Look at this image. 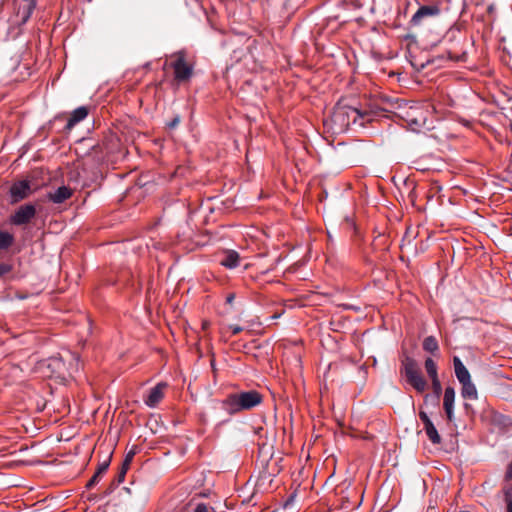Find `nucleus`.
Returning a JSON list of instances; mask_svg holds the SVG:
<instances>
[{
	"label": "nucleus",
	"mask_w": 512,
	"mask_h": 512,
	"mask_svg": "<svg viewBox=\"0 0 512 512\" xmlns=\"http://www.w3.org/2000/svg\"><path fill=\"white\" fill-rule=\"evenodd\" d=\"M262 400V395L256 390L231 393L221 401V408L229 415H234L260 405Z\"/></svg>",
	"instance_id": "f257e3e1"
},
{
	"label": "nucleus",
	"mask_w": 512,
	"mask_h": 512,
	"mask_svg": "<svg viewBox=\"0 0 512 512\" xmlns=\"http://www.w3.org/2000/svg\"><path fill=\"white\" fill-rule=\"evenodd\" d=\"M46 367L50 377L65 379L80 369V360L77 354L67 352V357L52 356L46 360Z\"/></svg>",
	"instance_id": "f03ea898"
},
{
	"label": "nucleus",
	"mask_w": 512,
	"mask_h": 512,
	"mask_svg": "<svg viewBox=\"0 0 512 512\" xmlns=\"http://www.w3.org/2000/svg\"><path fill=\"white\" fill-rule=\"evenodd\" d=\"M172 61L170 68L173 69L174 81L178 84L189 82L194 74V63L189 61L184 50L177 51L170 55Z\"/></svg>",
	"instance_id": "7ed1b4c3"
},
{
	"label": "nucleus",
	"mask_w": 512,
	"mask_h": 512,
	"mask_svg": "<svg viewBox=\"0 0 512 512\" xmlns=\"http://www.w3.org/2000/svg\"><path fill=\"white\" fill-rule=\"evenodd\" d=\"M401 373L405 376L407 383L418 393H423L427 389L428 383L423 377L417 362L413 358L406 356L402 360Z\"/></svg>",
	"instance_id": "20e7f679"
},
{
	"label": "nucleus",
	"mask_w": 512,
	"mask_h": 512,
	"mask_svg": "<svg viewBox=\"0 0 512 512\" xmlns=\"http://www.w3.org/2000/svg\"><path fill=\"white\" fill-rule=\"evenodd\" d=\"M37 5V0H14L13 14L9 18L10 29L20 28L28 22Z\"/></svg>",
	"instance_id": "39448f33"
},
{
	"label": "nucleus",
	"mask_w": 512,
	"mask_h": 512,
	"mask_svg": "<svg viewBox=\"0 0 512 512\" xmlns=\"http://www.w3.org/2000/svg\"><path fill=\"white\" fill-rule=\"evenodd\" d=\"M37 214L36 206L32 203H26L19 206L13 214L10 215L9 221L16 226L29 224Z\"/></svg>",
	"instance_id": "423d86ee"
},
{
	"label": "nucleus",
	"mask_w": 512,
	"mask_h": 512,
	"mask_svg": "<svg viewBox=\"0 0 512 512\" xmlns=\"http://www.w3.org/2000/svg\"><path fill=\"white\" fill-rule=\"evenodd\" d=\"M360 110L350 106H338L335 108L331 121L335 124H339L340 128L343 129L350 124V118L352 117L353 122H356L357 117H360Z\"/></svg>",
	"instance_id": "0eeeda50"
},
{
	"label": "nucleus",
	"mask_w": 512,
	"mask_h": 512,
	"mask_svg": "<svg viewBox=\"0 0 512 512\" xmlns=\"http://www.w3.org/2000/svg\"><path fill=\"white\" fill-rule=\"evenodd\" d=\"M440 13L441 4L439 2H434L429 5H422L412 16L410 24L412 26L422 25L425 19L437 17Z\"/></svg>",
	"instance_id": "6e6552de"
},
{
	"label": "nucleus",
	"mask_w": 512,
	"mask_h": 512,
	"mask_svg": "<svg viewBox=\"0 0 512 512\" xmlns=\"http://www.w3.org/2000/svg\"><path fill=\"white\" fill-rule=\"evenodd\" d=\"M34 190L31 187V183L29 180H19L14 182L10 189V202L11 204H16L22 200L27 199L30 195H32Z\"/></svg>",
	"instance_id": "1a4fd4ad"
},
{
	"label": "nucleus",
	"mask_w": 512,
	"mask_h": 512,
	"mask_svg": "<svg viewBox=\"0 0 512 512\" xmlns=\"http://www.w3.org/2000/svg\"><path fill=\"white\" fill-rule=\"evenodd\" d=\"M166 388L167 384L165 382L158 383L149 390L147 396L144 398V403L150 408L156 407L164 398Z\"/></svg>",
	"instance_id": "9d476101"
},
{
	"label": "nucleus",
	"mask_w": 512,
	"mask_h": 512,
	"mask_svg": "<svg viewBox=\"0 0 512 512\" xmlns=\"http://www.w3.org/2000/svg\"><path fill=\"white\" fill-rule=\"evenodd\" d=\"M419 418H420L421 422L424 425V430L426 432V435H427L428 439L433 444H440L441 443V437H440V435H439L435 425L433 424V422L431 421V419L427 415V413L424 412V411H420L419 412Z\"/></svg>",
	"instance_id": "9b49d317"
},
{
	"label": "nucleus",
	"mask_w": 512,
	"mask_h": 512,
	"mask_svg": "<svg viewBox=\"0 0 512 512\" xmlns=\"http://www.w3.org/2000/svg\"><path fill=\"white\" fill-rule=\"evenodd\" d=\"M454 401L455 390L453 387H447L444 391L443 408L446 413L447 420L452 422L454 420Z\"/></svg>",
	"instance_id": "f8f14e48"
},
{
	"label": "nucleus",
	"mask_w": 512,
	"mask_h": 512,
	"mask_svg": "<svg viewBox=\"0 0 512 512\" xmlns=\"http://www.w3.org/2000/svg\"><path fill=\"white\" fill-rule=\"evenodd\" d=\"M73 195V190L67 186H61L54 192H49L47 198L55 204H61Z\"/></svg>",
	"instance_id": "ddd939ff"
},
{
	"label": "nucleus",
	"mask_w": 512,
	"mask_h": 512,
	"mask_svg": "<svg viewBox=\"0 0 512 512\" xmlns=\"http://www.w3.org/2000/svg\"><path fill=\"white\" fill-rule=\"evenodd\" d=\"M89 110L86 106L76 108L68 117L65 125L66 130H71L75 125L88 116Z\"/></svg>",
	"instance_id": "4468645a"
},
{
	"label": "nucleus",
	"mask_w": 512,
	"mask_h": 512,
	"mask_svg": "<svg viewBox=\"0 0 512 512\" xmlns=\"http://www.w3.org/2000/svg\"><path fill=\"white\" fill-rule=\"evenodd\" d=\"M453 365H454V371L455 375L460 383L468 382L471 380V376L463 362L460 360L459 357L455 356L453 358Z\"/></svg>",
	"instance_id": "2eb2a0df"
},
{
	"label": "nucleus",
	"mask_w": 512,
	"mask_h": 512,
	"mask_svg": "<svg viewBox=\"0 0 512 512\" xmlns=\"http://www.w3.org/2000/svg\"><path fill=\"white\" fill-rule=\"evenodd\" d=\"M239 260V254L234 250H230L225 253V256L220 261V264L226 268L232 269L239 265Z\"/></svg>",
	"instance_id": "dca6fc26"
},
{
	"label": "nucleus",
	"mask_w": 512,
	"mask_h": 512,
	"mask_svg": "<svg viewBox=\"0 0 512 512\" xmlns=\"http://www.w3.org/2000/svg\"><path fill=\"white\" fill-rule=\"evenodd\" d=\"M461 385V395L464 399L476 400L478 398L477 389L471 380L461 383Z\"/></svg>",
	"instance_id": "f3484780"
},
{
	"label": "nucleus",
	"mask_w": 512,
	"mask_h": 512,
	"mask_svg": "<svg viewBox=\"0 0 512 512\" xmlns=\"http://www.w3.org/2000/svg\"><path fill=\"white\" fill-rule=\"evenodd\" d=\"M423 349L427 352L434 353L438 351V341L434 336H428L423 341Z\"/></svg>",
	"instance_id": "a211bd4d"
},
{
	"label": "nucleus",
	"mask_w": 512,
	"mask_h": 512,
	"mask_svg": "<svg viewBox=\"0 0 512 512\" xmlns=\"http://www.w3.org/2000/svg\"><path fill=\"white\" fill-rule=\"evenodd\" d=\"M14 242V237L12 234L0 231V250H4L9 248Z\"/></svg>",
	"instance_id": "6ab92c4d"
},
{
	"label": "nucleus",
	"mask_w": 512,
	"mask_h": 512,
	"mask_svg": "<svg viewBox=\"0 0 512 512\" xmlns=\"http://www.w3.org/2000/svg\"><path fill=\"white\" fill-rule=\"evenodd\" d=\"M425 369L430 379L438 377L437 365L432 358L425 360Z\"/></svg>",
	"instance_id": "aec40b11"
},
{
	"label": "nucleus",
	"mask_w": 512,
	"mask_h": 512,
	"mask_svg": "<svg viewBox=\"0 0 512 512\" xmlns=\"http://www.w3.org/2000/svg\"><path fill=\"white\" fill-rule=\"evenodd\" d=\"M431 381H432L433 393L435 395L436 402H438L439 397H440V395L442 393V385H441L440 380H439L438 377L432 378Z\"/></svg>",
	"instance_id": "412c9836"
},
{
	"label": "nucleus",
	"mask_w": 512,
	"mask_h": 512,
	"mask_svg": "<svg viewBox=\"0 0 512 512\" xmlns=\"http://www.w3.org/2000/svg\"><path fill=\"white\" fill-rule=\"evenodd\" d=\"M110 459H111V455L106 460H104L102 463H100L98 465V468L96 471V473H98V475L102 476L107 471V469L110 465Z\"/></svg>",
	"instance_id": "4be33fe9"
},
{
	"label": "nucleus",
	"mask_w": 512,
	"mask_h": 512,
	"mask_svg": "<svg viewBox=\"0 0 512 512\" xmlns=\"http://www.w3.org/2000/svg\"><path fill=\"white\" fill-rule=\"evenodd\" d=\"M128 469H129L128 466H124L122 464L121 469L118 472L117 477H116L117 484H120V483H122L124 481L125 475H126Z\"/></svg>",
	"instance_id": "5701e85b"
},
{
	"label": "nucleus",
	"mask_w": 512,
	"mask_h": 512,
	"mask_svg": "<svg viewBox=\"0 0 512 512\" xmlns=\"http://www.w3.org/2000/svg\"><path fill=\"white\" fill-rule=\"evenodd\" d=\"M100 478H101V475H98V473L95 472V474L88 481L86 487L88 489H91L94 485H96L99 482Z\"/></svg>",
	"instance_id": "b1692460"
},
{
	"label": "nucleus",
	"mask_w": 512,
	"mask_h": 512,
	"mask_svg": "<svg viewBox=\"0 0 512 512\" xmlns=\"http://www.w3.org/2000/svg\"><path fill=\"white\" fill-rule=\"evenodd\" d=\"M12 266L7 263H0V277L11 272Z\"/></svg>",
	"instance_id": "393cba45"
},
{
	"label": "nucleus",
	"mask_w": 512,
	"mask_h": 512,
	"mask_svg": "<svg viewBox=\"0 0 512 512\" xmlns=\"http://www.w3.org/2000/svg\"><path fill=\"white\" fill-rule=\"evenodd\" d=\"M213 508L211 507H208L206 504L204 503H200L196 506L194 512H213Z\"/></svg>",
	"instance_id": "a878e982"
},
{
	"label": "nucleus",
	"mask_w": 512,
	"mask_h": 512,
	"mask_svg": "<svg viewBox=\"0 0 512 512\" xmlns=\"http://www.w3.org/2000/svg\"><path fill=\"white\" fill-rule=\"evenodd\" d=\"M134 456H135V451H134V450L129 451V452L127 453V455H126V457H125L124 461H123V465H124V466H128V467H130V464H131V462H132V460H133Z\"/></svg>",
	"instance_id": "bb28decb"
},
{
	"label": "nucleus",
	"mask_w": 512,
	"mask_h": 512,
	"mask_svg": "<svg viewBox=\"0 0 512 512\" xmlns=\"http://www.w3.org/2000/svg\"><path fill=\"white\" fill-rule=\"evenodd\" d=\"M180 123V117L179 116H175L169 123H168V127L170 129H173L175 127L178 126V124Z\"/></svg>",
	"instance_id": "cd10ccee"
},
{
	"label": "nucleus",
	"mask_w": 512,
	"mask_h": 512,
	"mask_svg": "<svg viewBox=\"0 0 512 512\" xmlns=\"http://www.w3.org/2000/svg\"><path fill=\"white\" fill-rule=\"evenodd\" d=\"M229 329L231 330L233 335H237L243 331V328L239 325H230Z\"/></svg>",
	"instance_id": "c85d7f7f"
},
{
	"label": "nucleus",
	"mask_w": 512,
	"mask_h": 512,
	"mask_svg": "<svg viewBox=\"0 0 512 512\" xmlns=\"http://www.w3.org/2000/svg\"><path fill=\"white\" fill-rule=\"evenodd\" d=\"M505 478L507 480H512V461L510 462V464L507 467V470H506V473H505Z\"/></svg>",
	"instance_id": "c756f323"
},
{
	"label": "nucleus",
	"mask_w": 512,
	"mask_h": 512,
	"mask_svg": "<svg viewBox=\"0 0 512 512\" xmlns=\"http://www.w3.org/2000/svg\"><path fill=\"white\" fill-rule=\"evenodd\" d=\"M507 512H512V497L506 493Z\"/></svg>",
	"instance_id": "7c9ffc66"
},
{
	"label": "nucleus",
	"mask_w": 512,
	"mask_h": 512,
	"mask_svg": "<svg viewBox=\"0 0 512 512\" xmlns=\"http://www.w3.org/2000/svg\"><path fill=\"white\" fill-rule=\"evenodd\" d=\"M234 299H235V294L230 293V294H228V295H227V297H226V303H227V304H232V303H233V301H234Z\"/></svg>",
	"instance_id": "2f4dec72"
},
{
	"label": "nucleus",
	"mask_w": 512,
	"mask_h": 512,
	"mask_svg": "<svg viewBox=\"0 0 512 512\" xmlns=\"http://www.w3.org/2000/svg\"><path fill=\"white\" fill-rule=\"evenodd\" d=\"M449 59H451V60H460V57L457 56V55L452 54L451 52H449Z\"/></svg>",
	"instance_id": "473e14b6"
},
{
	"label": "nucleus",
	"mask_w": 512,
	"mask_h": 512,
	"mask_svg": "<svg viewBox=\"0 0 512 512\" xmlns=\"http://www.w3.org/2000/svg\"><path fill=\"white\" fill-rule=\"evenodd\" d=\"M168 67L170 68V62L166 60L163 65V70H166Z\"/></svg>",
	"instance_id": "72a5a7b5"
}]
</instances>
